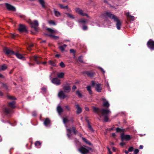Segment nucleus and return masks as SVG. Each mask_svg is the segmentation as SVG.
Segmentation results:
<instances>
[{"label": "nucleus", "instance_id": "f257e3e1", "mask_svg": "<svg viewBox=\"0 0 154 154\" xmlns=\"http://www.w3.org/2000/svg\"><path fill=\"white\" fill-rule=\"evenodd\" d=\"M102 17H103L105 19H106L108 17L111 19H113L115 22H116V25L117 29L118 30H120L121 29V22L115 15L111 13L110 12H106L101 15Z\"/></svg>", "mask_w": 154, "mask_h": 154}, {"label": "nucleus", "instance_id": "f03ea898", "mask_svg": "<svg viewBox=\"0 0 154 154\" xmlns=\"http://www.w3.org/2000/svg\"><path fill=\"white\" fill-rule=\"evenodd\" d=\"M93 109L94 112L97 113L98 115L100 113L104 116V120L106 122L108 121L109 118L107 116V114L111 113V112L109 109L102 108L99 109L97 108L94 107Z\"/></svg>", "mask_w": 154, "mask_h": 154}, {"label": "nucleus", "instance_id": "7ed1b4c3", "mask_svg": "<svg viewBox=\"0 0 154 154\" xmlns=\"http://www.w3.org/2000/svg\"><path fill=\"white\" fill-rule=\"evenodd\" d=\"M91 148L86 146H81L78 149V150L82 154H86L88 153L89 151H91Z\"/></svg>", "mask_w": 154, "mask_h": 154}, {"label": "nucleus", "instance_id": "20e7f679", "mask_svg": "<svg viewBox=\"0 0 154 154\" xmlns=\"http://www.w3.org/2000/svg\"><path fill=\"white\" fill-rule=\"evenodd\" d=\"M29 23L31 26L33 28L35 31H38L39 23L37 20H35L33 21H30Z\"/></svg>", "mask_w": 154, "mask_h": 154}, {"label": "nucleus", "instance_id": "39448f33", "mask_svg": "<svg viewBox=\"0 0 154 154\" xmlns=\"http://www.w3.org/2000/svg\"><path fill=\"white\" fill-rule=\"evenodd\" d=\"M18 30L20 33L26 32L27 31L25 26L21 24L20 25Z\"/></svg>", "mask_w": 154, "mask_h": 154}, {"label": "nucleus", "instance_id": "423d86ee", "mask_svg": "<svg viewBox=\"0 0 154 154\" xmlns=\"http://www.w3.org/2000/svg\"><path fill=\"white\" fill-rule=\"evenodd\" d=\"M148 47L152 50H154V42L151 39H149L147 43Z\"/></svg>", "mask_w": 154, "mask_h": 154}, {"label": "nucleus", "instance_id": "0eeeda50", "mask_svg": "<svg viewBox=\"0 0 154 154\" xmlns=\"http://www.w3.org/2000/svg\"><path fill=\"white\" fill-rule=\"evenodd\" d=\"M121 138L122 141H123L124 140L128 141L129 140L131 139V136L129 135H125L124 134H122L121 135Z\"/></svg>", "mask_w": 154, "mask_h": 154}, {"label": "nucleus", "instance_id": "6e6552de", "mask_svg": "<svg viewBox=\"0 0 154 154\" xmlns=\"http://www.w3.org/2000/svg\"><path fill=\"white\" fill-rule=\"evenodd\" d=\"M75 11L76 12L78 13L80 15L82 16H86L88 17H89L88 15L86 13H83V11L80 8H76L75 9Z\"/></svg>", "mask_w": 154, "mask_h": 154}, {"label": "nucleus", "instance_id": "1a4fd4ad", "mask_svg": "<svg viewBox=\"0 0 154 154\" xmlns=\"http://www.w3.org/2000/svg\"><path fill=\"white\" fill-rule=\"evenodd\" d=\"M51 82L53 84L57 85H59L60 84V80L57 78H53L51 79Z\"/></svg>", "mask_w": 154, "mask_h": 154}, {"label": "nucleus", "instance_id": "9d476101", "mask_svg": "<svg viewBox=\"0 0 154 154\" xmlns=\"http://www.w3.org/2000/svg\"><path fill=\"white\" fill-rule=\"evenodd\" d=\"M4 51L7 55L14 54V52L13 51L7 48H4Z\"/></svg>", "mask_w": 154, "mask_h": 154}, {"label": "nucleus", "instance_id": "9b49d317", "mask_svg": "<svg viewBox=\"0 0 154 154\" xmlns=\"http://www.w3.org/2000/svg\"><path fill=\"white\" fill-rule=\"evenodd\" d=\"M102 101H103V106L106 108H108L109 106V104L108 102L104 98L102 99Z\"/></svg>", "mask_w": 154, "mask_h": 154}, {"label": "nucleus", "instance_id": "f8f14e48", "mask_svg": "<svg viewBox=\"0 0 154 154\" xmlns=\"http://www.w3.org/2000/svg\"><path fill=\"white\" fill-rule=\"evenodd\" d=\"M44 124L46 127H50L51 125L50 120L48 118L45 119L44 120Z\"/></svg>", "mask_w": 154, "mask_h": 154}, {"label": "nucleus", "instance_id": "ddd939ff", "mask_svg": "<svg viewBox=\"0 0 154 154\" xmlns=\"http://www.w3.org/2000/svg\"><path fill=\"white\" fill-rule=\"evenodd\" d=\"M33 59L35 61L36 63L38 64H42L43 65H45L46 64V62H40L38 60V57L36 56H34L33 57Z\"/></svg>", "mask_w": 154, "mask_h": 154}, {"label": "nucleus", "instance_id": "4468645a", "mask_svg": "<svg viewBox=\"0 0 154 154\" xmlns=\"http://www.w3.org/2000/svg\"><path fill=\"white\" fill-rule=\"evenodd\" d=\"M64 90L66 92H69L71 90V88L69 85L68 84L64 85L63 87Z\"/></svg>", "mask_w": 154, "mask_h": 154}, {"label": "nucleus", "instance_id": "2eb2a0df", "mask_svg": "<svg viewBox=\"0 0 154 154\" xmlns=\"http://www.w3.org/2000/svg\"><path fill=\"white\" fill-rule=\"evenodd\" d=\"M5 5L7 8L9 10L14 11H15L16 9L14 7L8 3H6Z\"/></svg>", "mask_w": 154, "mask_h": 154}, {"label": "nucleus", "instance_id": "dca6fc26", "mask_svg": "<svg viewBox=\"0 0 154 154\" xmlns=\"http://www.w3.org/2000/svg\"><path fill=\"white\" fill-rule=\"evenodd\" d=\"M58 96L60 98L63 99H64L66 97L64 93L62 91H60L58 93Z\"/></svg>", "mask_w": 154, "mask_h": 154}, {"label": "nucleus", "instance_id": "f3484780", "mask_svg": "<svg viewBox=\"0 0 154 154\" xmlns=\"http://www.w3.org/2000/svg\"><path fill=\"white\" fill-rule=\"evenodd\" d=\"M77 22L80 25H85L88 22L87 20L83 19L79 20L77 21Z\"/></svg>", "mask_w": 154, "mask_h": 154}, {"label": "nucleus", "instance_id": "a211bd4d", "mask_svg": "<svg viewBox=\"0 0 154 154\" xmlns=\"http://www.w3.org/2000/svg\"><path fill=\"white\" fill-rule=\"evenodd\" d=\"M84 74L90 77H92L95 74V72L91 71H86L84 72Z\"/></svg>", "mask_w": 154, "mask_h": 154}, {"label": "nucleus", "instance_id": "6ab92c4d", "mask_svg": "<svg viewBox=\"0 0 154 154\" xmlns=\"http://www.w3.org/2000/svg\"><path fill=\"white\" fill-rule=\"evenodd\" d=\"M76 108L77 109L76 113L78 114H80L82 112V109L81 107H80L78 104L75 105Z\"/></svg>", "mask_w": 154, "mask_h": 154}, {"label": "nucleus", "instance_id": "aec40b11", "mask_svg": "<svg viewBox=\"0 0 154 154\" xmlns=\"http://www.w3.org/2000/svg\"><path fill=\"white\" fill-rule=\"evenodd\" d=\"M19 59H22L23 60H24L25 58L21 54L19 53L18 52L14 53V54Z\"/></svg>", "mask_w": 154, "mask_h": 154}, {"label": "nucleus", "instance_id": "412c9836", "mask_svg": "<svg viewBox=\"0 0 154 154\" xmlns=\"http://www.w3.org/2000/svg\"><path fill=\"white\" fill-rule=\"evenodd\" d=\"M101 85L99 84H97L96 85L95 88L97 91L99 92L101 91L102 90V88L101 87Z\"/></svg>", "mask_w": 154, "mask_h": 154}, {"label": "nucleus", "instance_id": "4be33fe9", "mask_svg": "<svg viewBox=\"0 0 154 154\" xmlns=\"http://www.w3.org/2000/svg\"><path fill=\"white\" fill-rule=\"evenodd\" d=\"M39 2L41 5L42 7L43 8H45V3L44 0H38Z\"/></svg>", "mask_w": 154, "mask_h": 154}, {"label": "nucleus", "instance_id": "5701e85b", "mask_svg": "<svg viewBox=\"0 0 154 154\" xmlns=\"http://www.w3.org/2000/svg\"><path fill=\"white\" fill-rule=\"evenodd\" d=\"M57 110L59 115H61L63 110V109L60 106H58L57 108Z\"/></svg>", "mask_w": 154, "mask_h": 154}, {"label": "nucleus", "instance_id": "b1692460", "mask_svg": "<svg viewBox=\"0 0 154 154\" xmlns=\"http://www.w3.org/2000/svg\"><path fill=\"white\" fill-rule=\"evenodd\" d=\"M70 120H68L66 118H63V123L65 124L66 126V124L67 122H68ZM70 121L72 123L73 122V120L72 119H71Z\"/></svg>", "mask_w": 154, "mask_h": 154}, {"label": "nucleus", "instance_id": "393cba45", "mask_svg": "<svg viewBox=\"0 0 154 154\" xmlns=\"http://www.w3.org/2000/svg\"><path fill=\"white\" fill-rule=\"evenodd\" d=\"M4 112L6 114H8L11 112V110L8 108H5L4 109Z\"/></svg>", "mask_w": 154, "mask_h": 154}, {"label": "nucleus", "instance_id": "a878e982", "mask_svg": "<svg viewBox=\"0 0 154 154\" xmlns=\"http://www.w3.org/2000/svg\"><path fill=\"white\" fill-rule=\"evenodd\" d=\"M125 15L127 16V17L130 18L133 21L134 20V17L131 16L130 14V13L129 12H128L126 13Z\"/></svg>", "mask_w": 154, "mask_h": 154}, {"label": "nucleus", "instance_id": "bb28decb", "mask_svg": "<svg viewBox=\"0 0 154 154\" xmlns=\"http://www.w3.org/2000/svg\"><path fill=\"white\" fill-rule=\"evenodd\" d=\"M46 35H48L51 37V38L55 39H57L59 38V37L58 36H55L54 35H53L51 34H45Z\"/></svg>", "mask_w": 154, "mask_h": 154}, {"label": "nucleus", "instance_id": "cd10ccee", "mask_svg": "<svg viewBox=\"0 0 154 154\" xmlns=\"http://www.w3.org/2000/svg\"><path fill=\"white\" fill-rule=\"evenodd\" d=\"M67 132V135L69 138H70L71 136V133L72 132V130L71 128H66Z\"/></svg>", "mask_w": 154, "mask_h": 154}, {"label": "nucleus", "instance_id": "c85d7f7f", "mask_svg": "<svg viewBox=\"0 0 154 154\" xmlns=\"http://www.w3.org/2000/svg\"><path fill=\"white\" fill-rule=\"evenodd\" d=\"M15 103L14 101H12L9 103V105L10 107L14 108L15 107Z\"/></svg>", "mask_w": 154, "mask_h": 154}, {"label": "nucleus", "instance_id": "c756f323", "mask_svg": "<svg viewBox=\"0 0 154 154\" xmlns=\"http://www.w3.org/2000/svg\"><path fill=\"white\" fill-rule=\"evenodd\" d=\"M41 143L39 141H36L35 143V145L36 147L37 148H40L41 147Z\"/></svg>", "mask_w": 154, "mask_h": 154}, {"label": "nucleus", "instance_id": "7c9ffc66", "mask_svg": "<svg viewBox=\"0 0 154 154\" xmlns=\"http://www.w3.org/2000/svg\"><path fill=\"white\" fill-rule=\"evenodd\" d=\"M64 73L63 72H60L58 73L57 75L58 78H62L64 77Z\"/></svg>", "mask_w": 154, "mask_h": 154}, {"label": "nucleus", "instance_id": "2f4dec72", "mask_svg": "<svg viewBox=\"0 0 154 154\" xmlns=\"http://www.w3.org/2000/svg\"><path fill=\"white\" fill-rule=\"evenodd\" d=\"M67 46V45H63L61 46H60L59 47V49L61 50L62 51H63Z\"/></svg>", "mask_w": 154, "mask_h": 154}, {"label": "nucleus", "instance_id": "473e14b6", "mask_svg": "<svg viewBox=\"0 0 154 154\" xmlns=\"http://www.w3.org/2000/svg\"><path fill=\"white\" fill-rule=\"evenodd\" d=\"M54 14L56 17H58L60 16V14L59 12L56 10L55 9H54Z\"/></svg>", "mask_w": 154, "mask_h": 154}, {"label": "nucleus", "instance_id": "72a5a7b5", "mask_svg": "<svg viewBox=\"0 0 154 154\" xmlns=\"http://www.w3.org/2000/svg\"><path fill=\"white\" fill-rule=\"evenodd\" d=\"M47 29L48 31V32L52 33H56L57 32V31L54 30L50 28H48Z\"/></svg>", "mask_w": 154, "mask_h": 154}, {"label": "nucleus", "instance_id": "f704fd0d", "mask_svg": "<svg viewBox=\"0 0 154 154\" xmlns=\"http://www.w3.org/2000/svg\"><path fill=\"white\" fill-rule=\"evenodd\" d=\"M66 14L67 15V17L69 18L72 19H74L75 17L73 15L70 14L69 13H66Z\"/></svg>", "mask_w": 154, "mask_h": 154}, {"label": "nucleus", "instance_id": "c9c22d12", "mask_svg": "<svg viewBox=\"0 0 154 154\" xmlns=\"http://www.w3.org/2000/svg\"><path fill=\"white\" fill-rule=\"evenodd\" d=\"M87 90L88 91L89 94H91L92 93V91L91 90V88L90 86H87L86 88Z\"/></svg>", "mask_w": 154, "mask_h": 154}, {"label": "nucleus", "instance_id": "e433bc0d", "mask_svg": "<svg viewBox=\"0 0 154 154\" xmlns=\"http://www.w3.org/2000/svg\"><path fill=\"white\" fill-rule=\"evenodd\" d=\"M1 70H3L7 68V66L5 64H3L1 66Z\"/></svg>", "mask_w": 154, "mask_h": 154}, {"label": "nucleus", "instance_id": "4c0bfd02", "mask_svg": "<svg viewBox=\"0 0 154 154\" xmlns=\"http://www.w3.org/2000/svg\"><path fill=\"white\" fill-rule=\"evenodd\" d=\"M59 5L61 8L63 9H66L68 8V6L67 5L64 6L62 4H59Z\"/></svg>", "mask_w": 154, "mask_h": 154}, {"label": "nucleus", "instance_id": "58836bf2", "mask_svg": "<svg viewBox=\"0 0 154 154\" xmlns=\"http://www.w3.org/2000/svg\"><path fill=\"white\" fill-rule=\"evenodd\" d=\"M88 128L90 131L92 132H94V130L92 128L91 126L89 124V122L88 123Z\"/></svg>", "mask_w": 154, "mask_h": 154}, {"label": "nucleus", "instance_id": "ea45409f", "mask_svg": "<svg viewBox=\"0 0 154 154\" xmlns=\"http://www.w3.org/2000/svg\"><path fill=\"white\" fill-rule=\"evenodd\" d=\"M49 63L50 65H51L52 66H54L56 65L54 62L51 60L49 61Z\"/></svg>", "mask_w": 154, "mask_h": 154}, {"label": "nucleus", "instance_id": "a19ab883", "mask_svg": "<svg viewBox=\"0 0 154 154\" xmlns=\"http://www.w3.org/2000/svg\"><path fill=\"white\" fill-rule=\"evenodd\" d=\"M48 23L50 24H52L54 25H56L54 21L52 20L48 21Z\"/></svg>", "mask_w": 154, "mask_h": 154}, {"label": "nucleus", "instance_id": "79ce46f5", "mask_svg": "<svg viewBox=\"0 0 154 154\" xmlns=\"http://www.w3.org/2000/svg\"><path fill=\"white\" fill-rule=\"evenodd\" d=\"M76 94L78 95L79 96V97H82V95L79 91H76Z\"/></svg>", "mask_w": 154, "mask_h": 154}, {"label": "nucleus", "instance_id": "37998d69", "mask_svg": "<svg viewBox=\"0 0 154 154\" xmlns=\"http://www.w3.org/2000/svg\"><path fill=\"white\" fill-rule=\"evenodd\" d=\"M78 60L79 61H80V62L83 63V61L82 60V56H80L78 58Z\"/></svg>", "mask_w": 154, "mask_h": 154}, {"label": "nucleus", "instance_id": "c03bdc74", "mask_svg": "<svg viewBox=\"0 0 154 154\" xmlns=\"http://www.w3.org/2000/svg\"><path fill=\"white\" fill-rule=\"evenodd\" d=\"M60 66L61 67H64L65 66L64 64L62 62H61L60 63Z\"/></svg>", "mask_w": 154, "mask_h": 154}, {"label": "nucleus", "instance_id": "a18cd8bd", "mask_svg": "<svg viewBox=\"0 0 154 154\" xmlns=\"http://www.w3.org/2000/svg\"><path fill=\"white\" fill-rule=\"evenodd\" d=\"M72 131H73L74 134H75L76 133V132H77V131L75 129V128L74 127H72Z\"/></svg>", "mask_w": 154, "mask_h": 154}, {"label": "nucleus", "instance_id": "49530a36", "mask_svg": "<svg viewBox=\"0 0 154 154\" xmlns=\"http://www.w3.org/2000/svg\"><path fill=\"white\" fill-rule=\"evenodd\" d=\"M133 147L131 146L129 148L128 150V151H129L130 152H131L133 150Z\"/></svg>", "mask_w": 154, "mask_h": 154}, {"label": "nucleus", "instance_id": "de8ad7c7", "mask_svg": "<svg viewBox=\"0 0 154 154\" xmlns=\"http://www.w3.org/2000/svg\"><path fill=\"white\" fill-rule=\"evenodd\" d=\"M139 150L137 149H134V152L135 154H137V153L139 152Z\"/></svg>", "mask_w": 154, "mask_h": 154}, {"label": "nucleus", "instance_id": "09e8293b", "mask_svg": "<svg viewBox=\"0 0 154 154\" xmlns=\"http://www.w3.org/2000/svg\"><path fill=\"white\" fill-rule=\"evenodd\" d=\"M65 106L67 110H70V107L69 106L66 105V106Z\"/></svg>", "mask_w": 154, "mask_h": 154}, {"label": "nucleus", "instance_id": "8fccbe9b", "mask_svg": "<svg viewBox=\"0 0 154 154\" xmlns=\"http://www.w3.org/2000/svg\"><path fill=\"white\" fill-rule=\"evenodd\" d=\"M85 143L86 144H87L89 145H92V144L90 142H89V141H88L87 140V141H86V142H85Z\"/></svg>", "mask_w": 154, "mask_h": 154}, {"label": "nucleus", "instance_id": "3c124183", "mask_svg": "<svg viewBox=\"0 0 154 154\" xmlns=\"http://www.w3.org/2000/svg\"><path fill=\"white\" fill-rule=\"evenodd\" d=\"M70 51L71 53H72L73 54H75V51L74 49H70Z\"/></svg>", "mask_w": 154, "mask_h": 154}, {"label": "nucleus", "instance_id": "603ef678", "mask_svg": "<svg viewBox=\"0 0 154 154\" xmlns=\"http://www.w3.org/2000/svg\"><path fill=\"white\" fill-rule=\"evenodd\" d=\"M120 145L122 146H123L125 145V143L123 142V141H122V142L120 143Z\"/></svg>", "mask_w": 154, "mask_h": 154}, {"label": "nucleus", "instance_id": "864d4df0", "mask_svg": "<svg viewBox=\"0 0 154 154\" xmlns=\"http://www.w3.org/2000/svg\"><path fill=\"white\" fill-rule=\"evenodd\" d=\"M121 131V129L119 128H117L116 129V131L117 132H119Z\"/></svg>", "mask_w": 154, "mask_h": 154}, {"label": "nucleus", "instance_id": "5fc2aeb1", "mask_svg": "<svg viewBox=\"0 0 154 154\" xmlns=\"http://www.w3.org/2000/svg\"><path fill=\"white\" fill-rule=\"evenodd\" d=\"M82 29L84 30H86L87 29V27L86 26H84L83 27Z\"/></svg>", "mask_w": 154, "mask_h": 154}, {"label": "nucleus", "instance_id": "6e6d98bb", "mask_svg": "<svg viewBox=\"0 0 154 154\" xmlns=\"http://www.w3.org/2000/svg\"><path fill=\"white\" fill-rule=\"evenodd\" d=\"M76 89V87L74 85L72 87V90L74 91Z\"/></svg>", "mask_w": 154, "mask_h": 154}, {"label": "nucleus", "instance_id": "4d7b16f0", "mask_svg": "<svg viewBox=\"0 0 154 154\" xmlns=\"http://www.w3.org/2000/svg\"><path fill=\"white\" fill-rule=\"evenodd\" d=\"M91 85H92V86H94L95 85V84L94 81H92L91 82Z\"/></svg>", "mask_w": 154, "mask_h": 154}, {"label": "nucleus", "instance_id": "13d9d810", "mask_svg": "<svg viewBox=\"0 0 154 154\" xmlns=\"http://www.w3.org/2000/svg\"><path fill=\"white\" fill-rule=\"evenodd\" d=\"M82 139L85 142V143L86 142V141H87V139H86L85 138H84V137H82Z\"/></svg>", "mask_w": 154, "mask_h": 154}, {"label": "nucleus", "instance_id": "bf43d9fd", "mask_svg": "<svg viewBox=\"0 0 154 154\" xmlns=\"http://www.w3.org/2000/svg\"><path fill=\"white\" fill-rule=\"evenodd\" d=\"M42 90L44 92H45L46 90V88H42Z\"/></svg>", "mask_w": 154, "mask_h": 154}, {"label": "nucleus", "instance_id": "052dcab7", "mask_svg": "<svg viewBox=\"0 0 154 154\" xmlns=\"http://www.w3.org/2000/svg\"><path fill=\"white\" fill-rule=\"evenodd\" d=\"M37 57H38V61H40L41 60V59H42V57H39V56H36Z\"/></svg>", "mask_w": 154, "mask_h": 154}, {"label": "nucleus", "instance_id": "680f3d73", "mask_svg": "<svg viewBox=\"0 0 154 154\" xmlns=\"http://www.w3.org/2000/svg\"><path fill=\"white\" fill-rule=\"evenodd\" d=\"M100 69L101 71L103 72V73H105V71H104V70H103V68H102L101 67H100Z\"/></svg>", "mask_w": 154, "mask_h": 154}, {"label": "nucleus", "instance_id": "e2e57ef3", "mask_svg": "<svg viewBox=\"0 0 154 154\" xmlns=\"http://www.w3.org/2000/svg\"><path fill=\"white\" fill-rule=\"evenodd\" d=\"M85 110L87 111H89V108L87 107H85Z\"/></svg>", "mask_w": 154, "mask_h": 154}, {"label": "nucleus", "instance_id": "0e129e2a", "mask_svg": "<svg viewBox=\"0 0 154 154\" xmlns=\"http://www.w3.org/2000/svg\"><path fill=\"white\" fill-rule=\"evenodd\" d=\"M15 36V35L14 34H12L11 35V37L12 38H14Z\"/></svg>", "mask_w": 154, "mask_h": 154}, {"label": "nucleus", "instance_id": "69168bd1", "mask_svg": "<svg viewBox=\"0 0 154 154\" xmlns=\"http://www.w3.org/2000/svg\"><path fill=\"white\" fill-rule=\"evenodd\" d=\"M36 115V113L35 112H34L32 113V116H35Z\"/></svg>", "mask_w": 154, "mask_h": 154}, {"label": "nucleus", "instance_id": "338daca9", "mask_svg": "<svg viewBox=\"0 0 154 154\" xmlns=\"http://www.w3.org/2000/svg\"><path fill=\"white\" fill-rule=\"evenodd\" d=\"M143 148V145H140L139 146V149H142Z\"/></svg>", "mask_w": 154, "mask_h": 154}, {"label": "nucleus", "instance_id": "774afa93", "mask_svg": "<svg viewBox=\"0 0 154 154\" xmlns=\"http://www.w3.org/2000/svg\"><path fill=\"white\" fill-rule=\"evenodd\" d=\"M129 151H128V150H125V153L126 154H128V152H129Z\"/></svg>", "mask_w": 154, "mask_h": 154}]
</instances>
